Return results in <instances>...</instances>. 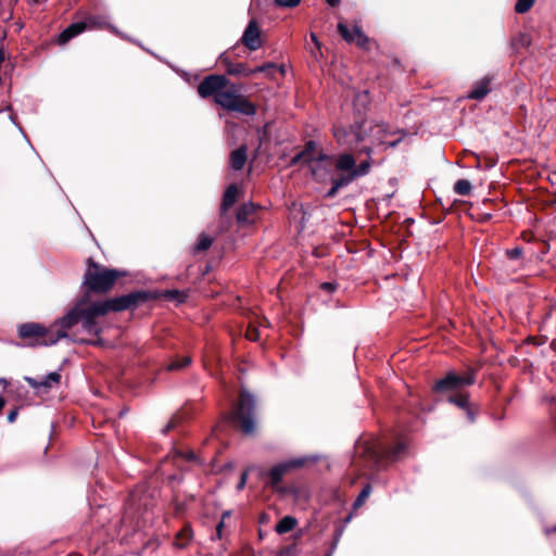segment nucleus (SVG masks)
I'll list each match as a JSON object with an SVG mask.
<instances>
[{"mask_svg": "<svg viewBox=\"0 0 556 556\" xmlns=\"http://www.w3.org/2000/svg\"><path fill=\"white\" fill-rule=\"evenodd\" d=\"M369 131L372 134L370 143L361 147L357 151L358 154L367 156L359 164H356L355 155L350 152L339 155L320 153L315 157V181L319 185L317 192L323 199L336 198L341 189L348 187L354 180L368 175L374 163L371 155L375 148L380 146L395 148L401 141V139L390 142L384 141L387 127L383 124L371 126Z\"/></svg>", "mask_w": 556, "mask_h": 556, "instance_id": "1", "label": "nucleus"}, {"mask_svg": "<svg viewBox=\"0 0 556 556\" xmlns=\"http://www.w3.org/2000/svg\"><path fill=\"white\" fill-rule=\"evenodd\" d=\"M99 302L88 304V300L81 298L66 315L58 320L59 328L65 333L64 339L73 342L98 345L102 328L97 321L100 316H105L100 312Z\"/></svg>", "mask_w": 556, "mask_h": 556, "instance_id": "2", "label": "nucleus"}, {"mask_svg": "<svg viewBox=\"0 0 556 556\" xmlns=\"http://www.w3.org/2000/svg\"><path fill=\"white\" fill-rule=\"evenodd\" d=\"M407 451L404 441L389 443L382 440L359 439L354 446L352 466L362 471H376L402 459Z\"/></svg>", "mask_w": 556, "mask_h": 556, "instance_id": "3", "label": "nucleus"}, {"mask_svg": "<svg viewBox=\"0 0 556 556\" xmlns=\"http://www.w3.org/2000/svg\"><path fill=\"white\" fill-rule=\"evenodd\" d=\"M198 93L203 99L213 98L214 102L223 109L253 116L257 112L256 105L245 96L239 93V87L230 84L224 75L211 74L198 85Z\"/></svg>", "mask_w": 556, "mask_h": 556, "instance_id": "4", "label": "nucleus"}, {"mask_svg": "<svg viewBox=\"0 0 556 556\" xmlns=\"http://www.w3.org/2000/svg\"><path fill=\"white\" fill-rule=\"evenodd\" d=\"M124 276H126V271L109 268L94 262L92 257H89L83 280L85 294L81 298L88 300L90 293H108L114 287L115 282Z\"/></svg>", "mask_w": 556, "mask_h": 556, "instance_id": "5", "label": "nucleus"}, {"mask_svg": "<svg viewBox=\"0 0 556 556\" xmlns=\"http://www.w3.org/2000/svg\"><path fill=\"white\" fill-rule=\"evenodd\" d=\"M256 401L252 393L242 388L239 391L238 400L228 414V419L239 427L245 435H252L256 431L255 424Z\"/></svg>", "mask_w": 556, "mask_h": 556, "instance_id": "6", "label": "nucleus"}, {"mask_svg": "<svg viewBox=\"0 0 556 556\" xmlns=\"http://www.w3.org/2000/svg\"><path fill=\"white\" fill-rule=\"evenodd\" d=\"M18 337L29 340L28 345H52L65 338V333L59 328L58 320L49 327L38 323L21 324L17 328Z\"/></svg>", "mask_w": 556, "mask_h": 556, "instance_id": "7", "label": "nucleus"}, {"mask_svg": "<svg viewBox=\"0 0 556 556\" xmlns=\"http://www.w3.org/2000/svg\"><path fill=\"white\" fill-rule=\"evenodd\" d=\"M156 299H159V295L155 292H151L149 290H137L128 294H123L99 302L101 305L99 309L106 315L109 312L135 309L138 306Z\"/></svg>", "mask_w": 556, "mask_h": 556, "instance_id": "8", "label": "nucleus"}, {"mask_svg": "<svg viewBox=\"0 0 556 556\" xmlns=\"http://www.w3.org/2000/svg\"><path fill=\"white\" fill-rule=\"evenodd\" d=\"M476 381V370L472 368L467 369L464 374H458L454 370L447 371L444 377L434 381L431 387V392L448 396L450 394L457 393L463 389L472 386Z\"/></svg>", "mask_w": 556, "mask_h": 556, "instance_id": "9", "label": "nucleus"}, {"mask_svg": "<svg viewBox=\"0 0 556 556\" xmlns=\"http://www.w3.org/2000/svg\"><path fill=\"white\" fill-rule=\"evenodd\" d=\"M365 118L363 116H358L355 121L345 126V125H336L333 126V136L337 142L345 147L349 150H355L357 152L359 149L356 147L358 143L365 141L368 136V131L364 128ZM359 155L358 153H356Z\"/></svg>", "mask_w": 556, "mask_h": 556, "instance_id": "10", "label": "nucleus"}, {"mask_svg": "<svg viewBox=\"0 0 556 556\" xmlns=\"http://www.w3.org/2000/svg\"><path fill=\"white\" fill-rule=\"evenodd\" d=\"M309 459V457H299L273 466L267 473L268 484L273 489H278V485L280 484L285 476H287L293 470L304 467Z\"/></svg>", "mask_w": 556, "mask_h": 556, "instance_id": "11", "label": "nucleus"}, {"mask_svg": "<svg viewBox=\"0 0 556 556\" xmlns=\"http://www.w3.org/2000/svg\"><path fill=\"white\" fill-rule=\"evenodd\" d=\"M241 42L250 51H255L262 47L261 40V30L258 24L255 20H251L244 29V33L241 37Z\"/></svg>", "mask_w": 556, "mask_h": 556, "instance_id": "12", "label": "nucleus"}, {"mask_svg": "<svg viewBox=\"0 0 556 556\" xmlns=\"http://www.w3.org/2000/svg\"><path fill=\"white\" fill-rule=\"evenodd\" d=\"M61 374L58 371L50 372L43 379L38 380L33 377H24V380L27 382V384L33 388L34 390L43 392L49 391L52 387L59 386L61 382Z\"/></svg>", "mask_w": 556, "mask_h": 556, "instance_id": "13", "label": "nucleus"}, {"mask_svg": "<svg viewBox=\"0 0 556 556\" xmlns=\"http://www.w3.org/2000/svg\"><path fill=\"white\" fill-rule=\"evenodd\" d=\"M239 194V188L236 184H232L227 187L223 194V200L220 204V217L224 218L227 216L229 208L237 202Z\"/></svg>", "mask_w": 556, "mask_h": 556, "instance_id": "14", "label": "nucleus"}, {"mask_svg": "<svg viewBox=\"0 0 556 556\" xmlns=\"http://www.w3.org/2000/svg\"><path fill=\"white\" fill-rule=\"evenodd\" d=\"M87 29L86 22H76L68 25L58 37L59 45L67 43L72 38Z\"/></svg>", "mask_w": 556, "mask_h": 556, "instance_id": "15", "label": "nucleus"}, {"mask_svg": "<svg viewBox=\"0 0 556 556\" xmlns=\"http://www.w3.org/2000/svg\"><path fill=\"white\" fill-rule=\"evenodd\" d=\"M257 206L252 203H243L236 213V220L239 225H248L254 222Z\"/></svg>", "mask_w": 556, "mask_h": 556, "instance_id": "16", "label": "nucleus"}, {"mask_svg": "<svg viewBox=\"0 0 556 556\" xmlns=\"http://www.w3.org/2000/svg\"><path fill=\"white\" fill-rule=\"evenodd\" d=\"M491 80L492 77L485 76L482 79L476 81L468 93V98L473 100H482L484 97H486V94L491 91Z\"/></svg>", "mask_w": 556, "mask_h": 556, "instance_id": "17", "label": "nucleus"}, {"mask_svg": "<svg viewBox=\"0 0 556 556\" xmlns=\"http://www.w3.org/2000/svg\"><path fill=\"white\" fill-rule=\"evenodd\" d=\"M248 159V147L245 144L240 146L230 153V167L233 170H241Z\"/></svg>", "mask_w": 556, "mask_h": 556, "instance_id": "18", "label": "nucleus"}, {"mask_svg": "<svg viewBox=\"0 0 556 556\" xmlns=\"http://www.w3.org/2000/svg\"><path fill=\"white\" fill-rule=\"evenodd\" d=\"M313 161V140H307L305 149L302 152L296 153L290 160V165L294 166L300 163L309 164Z\"/></svg>", "mask_w": 556, "mask_h": 556, "instance_id": "19", "label": "nucleus"}, {"mask_svg": "<svg viewBox=\"0 0 556 556\" xmlns=\"http://www.w3.org/2000/svg\"><path fill=\"white\" fill-rule=\"evenodd\" d=\"M226 72L232 76L250 77L253 75V68H250L245 63H232L226 61Z\"/></svg>", "mask_w": 556, "mask_h": 556, "instance_id": "20", "label": "nucleus"}, {"mask_svg": "<svg viewBox=\"0 0 556 556\" xmlns=\"http://www.w3.org/2000/svg\"><path fill=\"white\" fill-rule=\"evenodd\" d=\"M446 400L448 403H451L462 409H467L468 405H469V394L467 391H465V389H463L462 391H459L457 393L450 394L446 397Z\"/></svg>", "mask_w": 556, "mask_h": 556, "instance_id": "21", "label": "nucleus"}, {"mask_svg": "<svg viewBox=\"0 0 556 556\" xmlns=\"http://www.w3.org/2000/svg\"><path fill=\"white\" fill-rule=\"evenodd\" d=\"M298 523V520L292 516H285L276 525L275 530L279 534L291 532Z\"/></svg>", "mask_w": 556, "mask_h": 556, "instance_id": "22", "label": "nucleus"}, {"mask_svg": "<svg viewBox=\"0 0 556 556\" xmlns=\"http://www.w3.org/2000/svg\"><path fill=\"white\" fill-rule=\"evenodd\" d=\"M193 536V531L190 523H186L181 530L176 534L177 546L186 547Z\"/></svg>", "mask_w": 556, "mask_h": 556, "instance_id": "23", "label": "nucleus"}, {"mask_svg": "<svg viewBox=\"0 0 556 556\" xmlns=\"http://www.w3.org/2000/svg\"><path fill=\"white\" fill-rule=\"evenodd\" d=\"M277 72H280L281 75H285L283 67L282 66L279 67L277 64H275L273 62H268V63H265L263 65H260V66H256L253 68V75H255L257 73H264L268 77H274V75Z\"/></svg>", "mask_w": 556, "mask_h": 556, "instance_id": "24", "label": "nucleus"}, {"mask_svg": "<svg viewBox=\"0 0 556 556\" xmlns=\"http://www.w3.org/2000/svg\"><path fill=\"white\" fill-rule=\"evenodd\" d=\"M187 419V414L184 412H177L172 416L167 425L163 428L162 432L167 434L169 431L177 429L181 426Z\"/></svg>", "mask_w": 556, "mask_h": 556, "instance_id": "25", "label": "nucleus"}, {"mask_svg": "<svg viewBox=\"0 0 556 556\" xmlns=\"http://www.w3.org/2000/svg\"><path fill=\"white\" fill-rule=\"evenodd\" d=\"M212 243L213 239L210 236L201 233L198 238L197 243L193 245L192 251L194 254L205 252L211 248Z\"/></svg>", "mask_w": 556, "mask_h": 556, "instance_id": "26", "label": "nucleus"}, {"mask_svg": "<svg viewBox=\"0 0 556 556\" xmlns=\"http://www.w3.org/2000/svg\"><path fill=\"white\" fill-rule=\"evenodd\" d=\"M531 45V37L528 34L520 33L511 40V48L515 52H519L521 48H528Z\"/></svg>", "mask_w": 556, "mask_h": 556, "instance_id": "27", "label": "nucleus"}, {"mask_svg": "<svg viewBox=\"0 0 556 556\" xmlns=\"http://www.w3.org/2000/svg\"><path fill=\"white\" fill-rule=\"evenodd\" d=\"M354 34H355V43L358 48L368 50V45L370 42L369 37H367L358 26H354Z\"/></svg>", "mask_w": 556, "mask_h": 556, "instance_id": "28", "label": "nucleus"}, {"mask_svg": "<svg viewBox=\"0 0 556 556\" xmlns=\"http://www.w3.org/2000/svg\"><path fill=\"white\" fill-rule=\"evenodd\" d=\"M371 493V485L369 483L365 484L362 491L359 492L358 496L356 497L355 502L353 503V508L358 509L361 508L367 498L369 497Z\"/></svg>", "mask_w": 556, "mask_h": 556, "instance_id": "29", "label": "nucleus"}, {"mask_svg": "<svg viewBox=\"0 0 556 556\" xmlns=\"http://www.w3.org/2000/svg\"><path fill=\"white\" fill-rule=\"evenodd\" d=\"M471 184L467 179H458L454 184V191L459 195H469L471 192Z\"/></svg>", "mask_w": 556, "mask_h": 556, "instance_id": "30", "label": "nucleus"}, {"mask_svg": "<svg viewBox=\"0 0 556 556\" xmlns=\"http://www.w3.org/2000/svg\"><path fill=\"white\" fill-rule=\"evenodd\" d=\"M338 30H339V34L341 35V37L349 43L351 42H354L355 40V34H354V29L353 30H350V28L348 27V25L343 24V23H339L338 24Z\"/></svg>", "mask_w": 556, "mask_h": 556, "instance_id": "31", "label": "nucleus"}, {"mask_svg": "<svg viewBox=\"0 0 556 556\" xmlns=\"http://www.w3.org/2000/svg\"><path fill=\"white\" fill-rule=\"evenodd\" d=\"M191 363V358L189 356H184L180 359L173 361L168 364L167 370H178L187 367Z\"/></svg>", "mask_w": 556, "mask_h": 556, "instance_id": "32", "label": "nucleus"}, {"mask_svg": "<svg viewBox=\"0 0 556 556\" xmlns=\"http://www.w3.org/2000/svg\"><path fill=\"white\" fill-rule=\"evenodd\" d=\"M534 3L535 0H517L515 4V11L518 14L527 13L534 5Z\"/></svg>", "mask_w": 556, "mask_h": 556, "instance_id": "33", "label": "nucleus"}, {"mask_svg": "<svg viewBox=\"0 0 556 556\" xmlns=\"http://www.w3.org/2000/svg\"><path fill=\"white\" fill-rule=\"evenodd\" d=\"M170 507L173 508L174 515L179 516L186 510V503L178 498V495L175 494L170 502Z\"/></svg>", "mask_w": 556, "mask_h": 556, "instance_id": "34", "label": "nucleus"}, {"mask_svg": "<svg viewBox=\"0 0 556 556\" xmlns=\"http://www.w3.org/2000/svg\"><path fill=\"white\" fill-rule=\"evenodd\" d=\"M165 298L168 300H176L177 302L182 303L186 301L187 294L184 291L173 289V290H167L165 292Z\"/></svg>", "mask_w": 556, "mask_h": 556, "instance_id": "35", "label": "nucleus"}, {"mask_svg": "<svg viewBox=\"0 0 556 556\" xmlns=\"http://www.w3.org/2000/svg\"><path fill=\"white\" fill-rule=\"evenodd\" d=\"M318 289L325 294L331 295L338 290V283L336 281H325L319 285Z\"/></svg>", "mask_w": 556, "mask_h": 556, "instance_id": "36", "label": "nucleus"}, {"mask_svg": "<svg viewBox=\"0 0 556 556\" xmlns=\"http://www.w3.org/2000/svg\"><path fill=\"white\" fill-rule=\"evenodd\" d=\"M315 469L318 471L329 470L330 463L327 457L315 455Z\"/></svg>", "mask_w": 556, "mask_h": 556, "instance_id": "37", "label": "nucleus"}, {"mask_svg": "<svg viewBox=\"0 0 556 556\" xmlns=\"http://www.w3.org/2000/svg\"><path fill=\"white\" fill-rule=\"evenodd\" d=\"M245 338L250 341H257L260 339V330L254 325H249L245 331Z\"/></svg>", "mask_w": 556, "mask_h": 556, "instance_id": "38", "label": "nucleus"}, {"mask_svg": "<svg viewBox=\"0 0 556 556\" xmlns=\"http://www.w3.org/2000/svg\"><path fill=\"white\" fill-rule=\"evenodd\" d=\"M522 253H523V249L520 247H516V248L507 250L506 256L509 260H519L522 256Z\"/></svg>", "mask_w": 556, "mask_h": 556, "instance_id": "39", "label": "nucleus"}, {"mask_svg": "<svg viewBox=\"0 0 556 556\" xmlns=\"http://www.w3.org/2000/svg\"><path fill=\"white\" fill-rule=\"evenodd\" d=\"M301 0H275V3L280 8H294Z\"/></svg>", "mask_w": 556, "mask_h": 556, "instance_id": "40", "label": "nucleus"}, {"mask_svg": "<svg viewBox=\"0 0 556 556\" xmlns=\"http://www.w3.org/2000/svg\"><path fill=\"white\" fill-rule=\"evenodd\" d=\"M247 479H248V470H244L242 473H241V477H240V480L237 484V489L238 490H242L247 483Z\"/></svg>", "mask_w": 556, "mask_h": 556, "instance_id": "41", "label": "nucleus"}, {"mask_svg": "<svg viewBox=\"0 0 556 556\" xmlns=\"http://www.w3.org/2000/svg\"><path fill=\"white\" fill-rule=\"evenodd\" d=\"M17 415H18V407H14L13 409H11L9 413H8V421L9 422H14L17 418Z\"/></svg>", "mask_w": 556, "mask_h": 556, "instance_id": "42", "label": "nucleus"}, {"mask_svg": "<svg viewBox=\"0 0 556 556\" xmlns=\"http://www.w3.org/2000/svg\"><path fill=\"white\" fill-rule=\"evenodd\" d=\"M491 219H492V214L491 213H483L479 217V222H481V223H486V222H489Z\"/></svg>", "mask_w": 556, "mask_h": 556, "instance_id": "43", "label": "nucleus"}, {"mask_svg": "<svg viewBox=\"0 0 556 556\" xmlns=\"http://www.w3.org/2000/svg\"><path fill=\"white\" fill-rule=\"evenodd\" d=\"M223 528H224V522L220 521L217 526H216V535L218 539H222V531H223Z\"/></svg>", "mask_w": 556, "mask_h": 556, "instance_id": "44", "label": "nucleus"}, {"mask_svg": "<svg viewBox=\"0 0 556 556\" xmlns=\"http://www.w3.org/2000/svg\"><path fill=\"white\" fill-rule=\"evenodd\" d=\"M467 412V416H468V419L472 422L475 421V414L472 413V410L470 409V407L468 406L467 409H465Z\"/></svg>", "mask_w": 556, "mask_h": 556, "instance_id": "45", "label": "nucleus"}, {"mask_svg": "<svg viewBox=\"0 0 556 556\" xmlns=\"http://www.w3.org/2000/svg\"><path fill=\"white\" fill-rule=\"evenodd\" d=\"M326 2L333 8L339 4L340 0H326Z\"/></svg>", "mask_w": 556, "mask_h": 556, "instance_id": "46", "label": "nucleus"}, {"mask_svg": "<svg viewBox=\"0 0 556 556\" xmlns=\"http://www.w3.org/2000/svg\"><path fill=\"white\" fill-rule=\"evenodd\" d=\"M551 346L556 350V340L552 341Z\"/></svg>", "mask_w": 556, "mask_h": 556, "instance_id": "47", "label": "nucleus"}, {"mask_svg": "<svg viewBox=\"0 0 556 556\" xmlns=\"http://www.w3.org/2000/svg\"><path fill=\"white\" fill-rule=\"evenodd\" d=\"M314 43H315V47H316V48H319V42H318V40H317V38H316V37H315Z\"/></svg>", "mask_w": 556, "mask_h": 556, "instance_id": "48", "label": "nucleus"}, {"mask_svg": "<svg viewBox=\"0 0 556 556\" xmlns=\"http://www.w3.org/2000/svg\"><path fill=\"white\" fill-rule=\"evenodd\" d=\"M309 40L313 42V30L309 31Z\"/></svg>", "mask_w": 556, "mask_h": 556, "instance_id": "49", "label": "nucleus"}, {"mask_svg": "<svg viewBox=\"0 0 556 556\" xmlns=\"http://www.w3.org/2000/svg\"><path fill=\"white\" fill-rule=\"evenodd\" d=\"M394 64L400 65V61L397 59H394Z\"/></svg>", "mask_w": 556, "mask_h": 556, "instance_id": "50", "label": "nucleus"}, {"mask_svg": "<svg viewBox=\"0 0 556 556\" xmlns=\"http://www.w3.org/2000/svg\"><path fill=\"white\" fill-rule=\"evenodd\" d=\"M314 255H315V256H319V254L317 253V250H316V249H315Z\"/></svg>", "mask_w": 556, "mask_h": 556, "instance_id": "51", "label": "nucleus"}, {"mask_svg": "<svg viewBox=\"0 0 556 556\" xmlns=\"http://www.w3.org/2000/svg\"><path fill=\"white\" fill-rule=\"evenodd\" d=\"M11 2H12L13 4H15V3L17 2V0H11Z\"/></svg>", "mask_w": 556, "mask_h": 556, "instance_id": "52", "label": "nucleus"}, {"mask_svg": "<svg viewBox=\"0 0 556 556\" xmlns=\"http://www.w3.org/2000/svg\"><path fill=\"white\" fill-rule=\"evenodd\" d=\"M553 532H556V526L552 529Z\"/></svg>", "mask_w": 556, "mask_h": 556, "instance_id": "53", "label": "nucleus"}, {"mask_svg": "<svg viewBox=\"0 0 556 556\" xmlns=\"http://www.w3.org/2000/svg\"><path fill=\"white\" fill-rule=\"evenodd\" d=\"M554 202L556 203V193H555V199H554Z\"/></svg>", "mask_w": 556, "mask_h": 556, "instance_id": "54", "label": "nucleus"}]
</instances>
